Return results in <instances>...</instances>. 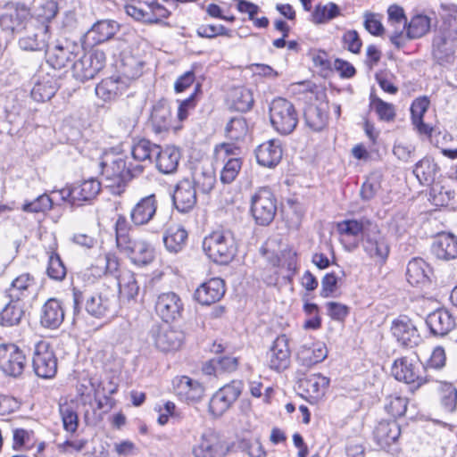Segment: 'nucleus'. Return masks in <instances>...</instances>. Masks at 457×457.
Wrapping results in <instances>:
<instances>
[{"instance_id": "nucleus-42", "label": "nucleus", "mask_w": 457, "mask_h": 457, "mask_svg": "<svg viewBox=\"0 0 457 457\" xmlns=\"http://www.w3.org/2000/svg\"><path fill=\"white\" fill-rule=\"evenodd\" d=\"M125 89V84L120 78H107L103 79L96 87V94L104 101H111L121 95Z\"/></svg>"}, {"instance_id": "nucleus-29", "label": "nucleus", "mask_w": 457, "mask_h": 457, "mask_svg": "<svg viewBox=\"0 0 457 457\" xmlns=\"http://www.w3.org/2000/svg\"><path fill=\"white\" fill-rule=\"evenodd\" d=\"M119 25L114 21H99L86 33L85 42L89 46L102 44L111 39L117 33Z\"/></svg>"}, {"instance_id": "nucleus-13", "label": "nucleus", "mask_w": 457, "mask_h": 457, "mask_svg": "<svg viewBox=\"0 0 457 457\" xmlns=\"http://www.w3.org/2000/svg\"><path fill=\"white\" fill-rule=\"evenodd\" d=\"M29 23V11L24 5L18 4L0 14V29L8 36L27 29Z\"/></svg>"}, {"instance_id": "nucleus-16", "label": "nucleus", "mask_w": 457, "mask_h": 457, "mask_svg": "<svg viewBox=\"0 0 457 457\" xmlns=\"http://www.w3.org/2000/svg\"><path fill=\"white\" fill-rule=\"evenodd\" d=\"M391 332L397 342L407 348H413L421 342V337L412 321L407 316H400L391 326Z\"/></svg>"}, {"instance_id": "nucleus-50", "label": "nucleus", "mask_w": 457, "mask_h": 457, "mask_svg": "<svg viewBox=\"0 0 457 457\" xmlns=\"http://www.w3.org/2000/svg\"><path fill=\"white\" fill-rule=\"evenodd\" d=\"M63 428L68 432H75L79 425V418L74 403H64L59 406Z\"/></svg>"}, {"instance_id": "nucleus-35", "label": "nucleus", "mask_w": 457, "mask_h": 457, "mask_svg": "<svg viewBox=\"0 0 457 457\" xmlns=\"http://www.w3.org/2000/svg\"><path fill=\"white\" fill-rule=\"evenodd\" d=\"M370 219L361 218L360 220H345L337 224L338 233L343 237H353L354 238L359 236L362 237V240L366 237L371 227L374 225Z\"/></svg>"}, {"instance_id": "nucleus-1", "label": "nucleus", "mask_w": 457, "mask_h": 457, "mask_svg": "<svg viewBox=\"0 0 457 457\" xmlns=\"http://www.w3.org/2000/svg\"><path fill=\"white\" fill-rule=\"evenodd\" d=\"M72 297L74 315L80 312L82 306L87 314L96 319L112 317L118 312V296L113 289L105 285L95 290L73 287Z\"/></svg>"}, {"instance_id": "nucleus-11", "label": "nucleus", "mask_w": 457, "mask_h": 457, "mask_svg": "<svg viewBox=\"0 0 457 457\" xmlns=\"http://www.w3.org/2000/svg\"><path fill=\"white\" fill-rule=\"evenodd\" d=\"M242 389L243 384L238 380H233L220 388L209 402L210 413L216 417L221 416L237 400Z\"/></svg>"}, {"instance_id": "nucleus-63", "label": "nucleus", "mask_w": 457, "mask_h": 457, "mask_svg": "<svg viewBox=\"0 0 457 457\" xmlns=\"http://www.w3.org/2000/svg\"><path fill=\"white\" fill-rule=\"evenodd\" d=\"M408 400L405 397L391 396L388 403L386 405V410L393 417H402L405 414L407 410Z\"/></svg>"}, {"instance_id": "nucleus-49", "label": "nucleus", "mask_w": 457, "mask_h": 457, "mask_svg": "<svg viewBox=\"0 0 457 457\" xmlns=\"http://www.w3.org/2000/svg\"><path fill=\"white\" fill-rule=\"evenodd\" d=\"M129 259L138 266H145L151 263L154 259V250L146 241L143 240L137 243Z\"/></svg>"}, {"instance_id": "nucleus-4", "label": "nucleus", "mask_w": 457, "mask_h": 457, "mask_svg": "<svg viewBox=\"0 0 457 457\" xmlns=\"http://www.w3.org/2000/svg\"><path fill=\"white\" fill-rule=\"evenodd\" d=\"M270 119L277 132L281 135H289L297 126L298 113L291 102L278 97L270 105Z\"/></svg>"}, {"instance_id": "nucleus-34", "label": "nucleus", "mask_w": 457, "mask_h": 457, "mask_svg": "<svg viewBox=\"0 0 457 457\" xmlns=\"http://www.w3.org/2000/svg\"><path fill=\"white\" fill-rule=\"evenodd\" d=\"M150 122L156 134L168 131L171 128V112L165 101H159L153 106Z\"/></svg>"}, {"instance_id": "nucleus-62", "label": "nucleus", "mask_w": 457, "mask_h": 457, "mask_svg": "<svg viewBox=\"0 0 457 457\" xmlns=\"http://www.w3.org/2000/svg\"><path fill=\"white\" fill-rule=\"evenodd\" d=\"M214 154L217 161L220 162L232 158H240V148L234 144L221 143L215 146Z\"/></svg>"}, {"instance_id": "nucleus-41", "label": "nucleus", "mask_w": 457, "mask_h": 457, "mask_svg": "<svg viewBox=\"0 0 457 457\" xmlns=\"http://www.w3.org/2000/svg\"><path fill=\"white\" fill-rule=\"evenodd\" d=\"M237 366V358L232 356H219L207 361L204 365L203 370L207 375L219 376L221 373L235 371Z\"/></svg>"}, {"instance_id": "nucleus-24", "label": "nucleus", "mask_w": 457, "mask_h": 457, "mask_svg": "<svg viewBox=\"0 0 457 457\" xmlns=\"http://www.w3.org/2000/svg\"><path fill=\"white\" fill-rule=\"evenodd\" d=\"M36 289V280L29 273H22L15 278L6 289V295L11 301H19L30 297Z\"/></svg>"}, {"instance_id": "nucleus-55", "label": "nucleus", "mask_w": 457, "mask_h": 457, "mask_svg": "<svg viewBox=\"0 0 457 457\" xmlns=\"http://www.w3.org/2000/svg\"><path fill=\"white\" fill-rule=\"evenodd\" d=\"M232 104L235 110L245 112L249 111L253 105V97L252 92L245 87L234 89L232 94Z\"/></svg>"}, {"instance_id": "nucleus-26", "label": "nucleus", "mask_w": 457, "mask_h": 457, "mask_svg": "<svg viewBox=\"0 0 457 457\" xmlns=\"http://www.w3.org/2000/svg\"><path fill=\"white\" fill-rule=\"evenodd\" d=\"M225 287L222 279L214 278L203 283L195 292V299L203 305H210L220 300Z\"/></svg>"}, {"instance_id": "nucleus-64", "label": "nucleus", "mask_w": 457, "mask_h": 457, "mask_svg": "<svg viewBox=\"0 0 457 457\" xmlns=\"http://www.w3.org/2000/svg\"><path fill=\"white\" fill-rule=\"evenodd\" d=\"M345 47L353 53L358 54L361 51L362 42L358 32L354 29L347 30L342 37Z\"/></svg>"}, {"instance_id": "nucleus-38", "label": "nucleus", "mask_w": 457, "mask_h": 457, "mask_svg": "<svg viewBox=\"0 0 457 457\" xmlns=\"http://www.w3.org/2000/svg\"><path fill=\"white\" fill-rule=\"evenodd\" d=\"M431 269L421 258H413L408 262L406 277L412 286L423 285L429 281Z\"/></svg>"}, {"instance_id": "nucleus-28", "label": "nucleus", "mask_w": 457, "mask_h": 457, "mask_svg": "<svg viewBox=\"0 0 457 457\" xmlns=\"http://www.w3.org/2000/svg\"><path fill=\"white\" fill-rule=\"evenodd\" d=\"M181 158L179 149L174 145L161 147L155 154L156 168L163 174H173L177 171Z\"/></svg>"}, {"instance_id": "nucleus-31", "label": "nucleus", "mask_w": 457, "mask_h": 457, "mask_svg": "<svg viewBox=\"0 0 457 457\" xmlns=\"http://www.w3.org/2000/svg\"><path fill=\"white\" fill-rule=\"evenodd\" d=\"M373 434L377 444L386 450L398 440L401 428L394 420H381L375 428Z\"/></svg>"}, {"instance_id": "nucleus-6", "label": "nucleus", "mask_w": 457, "mask_h": 457, "mask_svg": "<svg viewBox=\"0 0 457 457\" xmlns=\"http://www.w3.org/2000/svg\"><path fill=\"white\" fill-rule=\"evenodd\" d=\"M35 374L42 378H52L57 372V358L50 344L45 340L35 343L32 354Z\"/></svg>"}, {"instance_id": "nucleus-59", "label": "nucleus", "mask_w": 457, "mask_h": 457, "mask_svg": "<svg viewBox=\"0 0 457 457\" xmlns=\"http://www.w3.org/2000/svg\"><path fill=\"white\" fill-rule=\"evenodd\" d=\"M66 272V268L60 255L56 253H51L46 269L48 277L54 280L62 281L64 279Z\"/></svg>"}, {"instance_id": "nucleus-12", "label": "nucleus", "mask_w": 457, "mask_h": 457, "mask_svg": "<svg viewBox=\"0 0 457 457\" xmlns=\"http://www.w3.org/2000/svg\"><path fill=\"white\" fill-rule=\"evenodd\" d=\"M27 34L18 41L19 47L23 51H46L48 46L49 27L43 22H30Z\"/></svg>"}, {"instance_id": "nucleus-15", "label": "nucleus", "mask_w": 457, "mask_h": 457, "mask_svg": "<svg viewBox=\"0 0 457 457\" xmlns=\"http://www.w3.org/2000/svg\"><path fill=\"white\" fill-rule=\"evenodd\" d=\"M156 314L166 323L181 317L184 304L179 295L174 292L160 294L155 301Z\"/></svg>"}, {"instance_id": "nucleus-3", "label": "nucleus", "mask_w": 457, "mask_h": 457, "mask_svg": "<svg viewBox=\"0 0 457 457\" xmlns=\"http://www.w3.org/2000/svg\"><path fill=\"white\" fill-rule=\"evenodd\" d=\"M425 371L426 367L420 362L416 353L397 358L391 367V374L396 380L406 384H416L418 387L428 381Z\"/></svg>"}, {"instance_id": "nucleus-58", "label": "nucleus", "mask_w": 457, "mask_h": 457, "mask_svg": "<svg viewBox=\"0 0 457 457\" xmlns=\"http://www.w3.org/2000/svg\"><path fill=\"white\" fill-rule=\"evenodd\" d=\"M223 162L224 166L220 171V181L223 184H230L237 177L242 168L243 161L241 158H232Z\"/></svg>"}, {"instance_id": "nucleus-25", "label": "nucleus", "mask_w": 457, "mask_h": 457, "mask_svg": "<svg viewBox=\"0 0 457 457\" xmlns=\"http://www.w3.org/2000/svg\"><path fill=\"white\" fill-rule=\"evenodd\" d=\"M283 150L278 140L270 139L261 144L255 150L257 162L268 168L277 166L282 159Z\"/></svg>"}, {"instance_id": "nucleus-20", "label": "nucleus", "mask_w": 457, "mask_h": 457, "mask_svg": "<svg viewBox=\"0 0 457 457\" xmlns=\"http://www.w3.org/2000/svg\"><path fill=\"white\" fill-rule=\"evenodd\" d=\"M226 451L219 436L213 431H207L201 436L192 453L195 457H223Z\"/></svg>"}, {"instance_id": "nucleus-14", "label": "nucleus", "mask_w": 457, "mask_h": 457, "mask_svg": "<svg viewBox=\"0 0 457 457\" xmlns=\"http://www.w3.org/2000/svg\"><path fill=\"white\" fill-rule=\"evenodd\" d=\"M155 346L162 352L179 350L185 341L184 331L170 326H156L151 330Z\"/></svg>"}, {"instance_id": "nucleus-54", "label": "nucleus", "mask_w": 457, "mask_h": 457, "mask_svg": "<svg viewBox=\"0 0 457 457\" xmlns=\"http://www.w3.org/2000/svg\"><path fill=\"white\" fill-rule=\"evenodd\" d=\"M380 190L381 176L378 173H372L368 176L366 180L362 183L360 196L362 201L369 202L375 198Z\"/></svg>"}, {"instance_id": "nucleus-56", "label": "nucleus", "mask_w": 457, "mask_h": 457, "mask_svg": "<svg viewBox=\"0 0 457 457\" xmlns=\"http://www.w3.org/2000/svg\"><path fill=\"white\" fill-rule=\"evenodd\" d=\"M53 207V201L47 194H42L32 201H25L21 210L25 212H46Z\"/></svg>"}, {"instance_id": "nucleus-7", "label": "nucleus", "mask_w": 457, "mask_h": 457, "mask_svg": "<svg viewBox=\"0 0 457 457\" xmlns=\"http://www.w3.org/2000/svg\"><path fill=\"white\" fill-rule=\"evenodd\" d=\"M81 54H83L82 46L70 40L57 42L54 46L46 50L47 63L56 70L68 66L72 67V63Z\"/></svg>"}, {"instance_id": "nucleus-37", "label": "nucleus", "mask_w": 457, "mask_h": 457, "mask_svg": "<svg viewBox=\"0 0 457 457\" xmlns=\"http://www.w3.org/2000/svg\"><path fill=\"white\" fill-rule=\"evenodd\" d=\"M327 355L328 350L325 345L315 343L312 346L306 345L300 346L297 360L302 365L311 367L324 361Z\"/></svg>"}, {"instance_id": "nucleus-2", "label": "nucleus", "mask_w": 457, "mask_h": 457, "mask_svg": "<svg viewBox=\"0 0 457 457\" xmlns=\"http://www.w3.org/2000/svg\"><path fill=\"white\" fill-rule=\"evenodd\" d=\"M203 250L213 262L228 264L237 253V244L230 229H217L203 240Z\"/></svg>"}, {"instance_id": "nucleus-43", "label": "nucleus", "mask_w": 457, "mask_h": 457, "mask_svg": "<svg viewBox=\"0 0 457 457\" xmlns=\"http://www.w3.org/2000/svg\"><path fill=\"white\" fill-rule=\"evenodd\" d=\"M24 303L19 301H11L0 312V325L12 327L18 325L24 316Z\"/></svg>"}, {"instance_id": "nucleus-10", "label": "nucleus", "mask_w": 457, "mask_h": 457, "mask_svg": "<svg viewBox=\"0 0 457 457\" xmlns=\"http://www.w3.org/2000/svg\"><path fill=\"white\" fill-rule=\"evenodd\" d=\"M27 365V359L14 344L0 345V370L6 376L20 377Z\"/></svg>"}, {"instance_id": "nucleus-18", "label": "nucleus", "mask_w": 457, "mask_h": 457, "mask_svg": "<svg viewBox=\"0 0 457 457\" xmlns=\"http://www.w3.org/2000/svg\"><path fill=\"white\" fill-rule=\"evenodd\" d=\"M290 355L288 337L285 334L278 336L267 353L269 367L277 371L285 370L289 367Z\"/></svg>"}, {"instance_id": "nucleus-33", "label": "nucleus", "mask_w": 457, "mask_h": 457, "mask_svg": "<svg viewBox=\"0 0 457 457\" xmlns=\"http://www.w3.org/2000/svg\"><path fill=\"white\" fill-rule=\"evenodd\" d=\"M64 320V311L57 299H49L42 307L40 323L47 328H57Z\"/></svg>"}, {"instance_id": "nucleus-46", "label": "nucleus", "mask_w": 457, "mask_h": 457, "mask_svg": "<svg viewBox=\"0 0 457 457\" xmlns=\"http://www.w3.org/2000/svg\"><path fill=\"white\" fill-rule=\"evenodd\" d=\"M101 184L96 179L84 180L78 186L73 187V196L78 202H91L100 193Z\"/></svg>"}, {"instance_id": "nucleus-39", "label": "nucleus", "mask_w": 457, "mask_h": 457, "mask_svg": "<svg viewBox=\"0 0 457 457\" xmlns=\"http://www.w3.org/2000/svg\"><path fill=\"white\" fill-rule=\"evenodd\" d=\"M328 104H311L304 110L306 125L313 131H321L328 124Z\"/></svg>"}, {"instance_id": "nucleus-21", "label": "nucleus", "mask_w": 457, "mask_h": 457, "mask_svg": "<svg viewBox=\"0 0 457 457\" xmlns=\"http://www.w3.org/2000/svg\"><path fill=\"white\" fill-rule=\"evenodd\" d=\"M426 324L431 334L445 337L455 328L456 321L448 310L437 309L428 315Z\"/></svg>"}, {"instance_id": "nucleus-44", "label": "nucleus", "mask_w": 457, "mask_h": 457, "mask_svg": "<svg viewBox=\"0 0 457 457\" xmlns=\"http://www.w3.org/2000/svg\"><path fill=\"white\" fill-rule=\"evenodd\" d=\"M57 90L58 84L53 77H43L42 79L35 83L31 89V97L37 102L48 101L55 95Z\"/></svg>"}, {"instance_id": "nucleus-51", "label": "nucleus", "mask_w": 457, "mask_h": 457, "mask_svg": "<svg viewBox=\"0 0 457 457\" xmlns=\"http://www.w3.org/2000/svg\"><path fill=\"white\" fill-rule=\"evenodd\" d=\"M430 19L422 14L412 17L407 27V37L409 39L420 38L428 32Z\"/></svg>"}, {"instance_id": "nucleus-32", "label": "nucleus", "mask_w": 457, "mask_h": 457, "mask_svg": "<svg viewBox=\"0 0 457 457\" xmlns=\"http://www.w3.org/2000/svg\"><path fill=\"white\" fill-rule=\"evenodd\" d=\"M328 384V378L314 373L300 378L298 388L308 395L309 397L317 400L325 395Z\"/></svg>"}, {"instance_id": "nucleus-60", "label": "nucleus", "mask_w": 457, "mask_h": 457, "mask_svg": "<svg viewBox=\"0 0 457 457\" xmlns=\"http://www.w3.org/2000/svg\"><path fill=\"white\" fill-rule=\"evenodd\" d=\"M370 106L382 120L390 121L393 120L395 116L394 105L383 101L373 94L370 95Z\"/></svg>"}, {"instance_id": "nucleus-8", "label": "nucleus", "mask_w": 457, "mask_h": 457, "mask_svg": "<svg viewBox=\"0 0 457 457\" xmlns=\"http://www.w3.org/2000/svg\"><path fill=\"white\" fill-rule=\"evenodd\" d=\"M457 32L449 28H441L433 38L432 56L442 66L453 62Z\"/></svg>"}, {"instance_id": "nucleus-53", "label": "nucleus", "mask_w": 457, "mask_h": 457, "mask_svg": "<svg viewBox=\"0 0 457 457\" xmlns=\"http://www.w3.org/2000/svg\"><path fill=\"white\" fill-rule=\"evenodd\" d=\"M340 15V8L335 3H328L325 5H316L312 16V21L316 24L326 23L328 21Z\"/></svg>"}, {"instance_id": "nucleus-5", "label": "nucleus", "mask_w": 457, "mask_h": 457, "mask_svg": "<svg viewBox=\"0 0 457 457\" xmlns=\"http://www.w3.org/2000/svg\"><path fill=\"white\" fill-rule=\"evenodd\" d=\"M250 213L257 225L268 226L273 221L277 199L269 187H261L251 196Z\"/></svg>"}, {"instance_id": "nucleus-36", "label": "nucleus", "mask_w": 457, "mask_h": 457, "mask_svg": "<svg viewBox=\"0 0 457 457\" xmlns=\"http://www.w3.org/2000/svg\"><path fill=\"white\" fill-rule=\"evenodd\" d=\"M187 237V231L182 226L172 225L165 230L162 240L167 251L178 253L186 247Z\"/></svg>"}, {"instance_id": "nucleus-48", "label": "nucleus", "mask_w": 457, "mask_h": 457, "mask_svg": "<svg viewBox=\"0 0 457 457\" xmlns=\"http://www.w3.org/2000/svg\"><path fill=\"white\" fill-rule=\"evenodd\" d=\"M158 145L146 138H140L131 146V155L138 162H151L152 157L158 152Z\"/></svg>"}, {"instance_id": "nucleus-23", "label": "nucleus", "mask_w": 457, "mask_h": 457, "mask_svg": "<svg viewBox=\"0 0 457 457\" xmlns=\"http://www.w3.org/2000/svg\"><path fill=\"white\" fill-rule=\"evenodd\" d=\"M101 166L102 175L111 182L109 187L114 185L120 187L129 180V170L127 169V162L123 158L117 157L110 162H104Z\"/></svg>"}, {"instance_id": "nucleus-52", "label": "nucleus", "mask_w": 457, "mask_h": 457, "mask_svg": "<svg viewBox=\"0 0 457 457\" xmlns=\"http://www.w3.org/2000/svg\"><path fill=\"white\" fill-rule=\"evenodd\" d=\"M248 132L246 120L242 117L232 118L225 128L226 137L231 140H243Z\"/></svg>"}, {"instance_id": "nucleus-19", "label": "nucleus", "mask_w": 457, "mask_h": 457, "mask_svg": "<svg viewBox=\"0 0 457 457\" xmlns=\"http://www.w3.org/2000/svg\"><path fill=\"white\" fill-rule=\"evenodd\" d=\"M172 202L178 212L187 213L191 212L197 202L196 189L189 179L180 180L172 195Z\"/></svg>"}, {"instance_id": "nucleus-57", "label": "nucleus", "mask_w": 457, "mask_h": 457, "mask_svg": "<svg viewBox=\"0 0 457 457\" xmlns=\"http://www.w3.org/2000/svg\"><path fill=\"white\" fill-rule=\"evenodd\" d=\"M441 404L445 411L453 412L457 407V388L451 383L440 386Z\"/></svg>"}, {"instance_id": "nucleus-61", "label": "nucleus", "mask_w": 457, "mask_h": 457, "mask_svg": "<svg viewBox=\"0 0 457 457\" xmlns=\"http://www.w3.org/2000/svg\"><path fill=\"white\" fill-rule=\"evenodd\" d=\"M215 181V175L212 171L203 170L195 173L192 183L195 189L197 187L202 193L208 194L213 188Z\"/></svg>"}, {"instance_id": "nucleus-47", "label": "nucleus", "mask_w": 457, "mask_h": 457, "mask_svg": "<svg viewBox=\"0 0 457 457\" xmlns=\"http://www.w3.org/2000/svg\"><path fill=\"white\" fill-rule=\"evenodd\" d=\"M119 292L128 300L135 299L139 293V285L135 273L130 270L123 271L118 278Z\"/></svg>"}, {"instance_id": "nucleus-9", "label": "nucleus", "mask_w": 457, "mask_h": 457, "mask_svg": "<svg viewBox=\"0 0 457 457\" xmlns=\"http://www.w3.org/2000/svg\"><path fill=\"white\" fill-rule=\"evenodd\" d=\"M105 62L106 56L102 50L83 52L72 63L73 76L81 81L92 79L104 67Z\"/></svg>"}, {"instance_id": "nucleus-27", "label": "nucleus", "mask_w": 457, "mask_h": 457, "mask_svg": "<svg viewBox=\"0 0 457 457\" xmlns=\"http://www.w3.org/2000/svg\"><path fill=\"white\" fill-rule=\"evenodd\" d=\"M173 386L176 395L187 403L197 402L204 395L201 384L187 376L175 378Z\"/></svg>"}, {"instance_id": "nucleus-17", "label": "nucleus", "mask_w": 457, "mask_h": 457, "mask_svg": "<svg viewBox=\"0 0 457 457\" xmlns=\"http://www.w3.org/2000/svg\"><path fill=\"white\" fill-rule=\"evenodd\" d=\"M362 247L370 258L380 261H386L390 251L386 238L382 235L377 224H374L367 232L362 240Z\"/></svg>"}, {"instance_id": "nucleus-30", "label": "nucleus", "mask_w": 457, "mask_h": 457, "mask_svg": "<svg viewBox=\"0 0 457 457\" xmlns=\"http://www.w3.org/2000/svg\"><path fill=\"white\" fill-rule=\"evenodd\" d=\"M431 253L436 258L450 261L457 258V237L450 233L439 234L431 245Z\"/></svg>"}, {"instance_id": "nucleus-40", "label": "nucleus", "mask_w": 457, "mask_h": 457, "mask_svg": "<svg viewBox=\"0 0 457 457\" xmlns=\"http://www.w3.org/2000/svg\"><path fill=\"white\" fill-rule=\"evenodd\" d=\"M116 245L119 250L126 253L129 257L134 252L136 245L141 242L140 238L132 237L127 231L126 220L124 217H119L115 225Z\"/></svg>"}, {"instance_id": "nucleus-45", "label": "nucleus", "mask_w": 457, "mask_h": 457, "mask_svg": "<svg viewBox=\"0 0 457 457\" xmlns=\"http://www.w3.org/2000/svg\"><path fill=\"white\" fill-rule=\"evenodd\" d=\"M438 171V166L433 159L425 157L419 161L413 170V173L421 185L432 184Z\"/></svg>"}, {"instance_id": "nucleus-22", "label": "nucleus", "mask_w": 457, "mask_h": 457, "mask_svg": "<svg viewBox=\"0 0 457 457\" xmlns=\"http://www.w3.org/2000/svg\"><path fill=\"white\" fill-rule=\"evenodd\" d=\"M157 199L154 194L142 197L131 209L130 220L136 226L149 223L156 214Z\"/></svg>"}]
</instances>
